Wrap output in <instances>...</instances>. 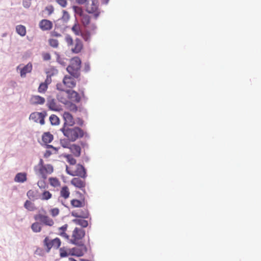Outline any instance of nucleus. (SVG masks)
Masks as SVG:
<instances>
[{
  "instance_id": "1",
  "label": "nucleus",
  "mask_w": 261,
  "mask_h": 261,
  "mask_svg": "<svg viewBox=\"0 0 261 261\" xmlns=\"http://www.w3.org/2000/svg\"><path fill=\"white\" fill-rule=\"evenodd\" d=\"M72 9L75 13V16L80 17V20L83 26L85 28L89 27L91 31H94L96 29L95 24H90L91 17L88 14L84 12L82 7L73 6Z\"/></svg>"
},
{
  "instance_id": "2",
  "label": "nucleus",
  "mask_w": 261,
  "mask_h": 261,
  "mask_svg": "<svg viewBox=\"0 0 261 261\" xmlns=\"http://www.w3.org/2000/svg\"><path fill=\"white\" fill-rule=\"evenodd\" d=\"M61 130L69 141L74 142L84 136V131L79 127L63 126Z\"/></svg>"
},
{
  "instance_id": "3",
  "label": "nucleus",
  "mask_w": 261,
  "mask_h": 261,
  "mask_svg": "<svg viewBox=\"0 0 261 261\" xmlns=\"http://www.w3.org/2000/svg\"><path fill=\"white\" fill-rule=\"evenodd\" d=\"M82 61L78 57L72 58L70 61V64L66 69L68 72L73 77L78 79L80 77V70L81 68Z\"/></svg>"
},
{
  "instance_id": "4",
  "label": "nucleus",
  "mask_w": 261,
  "mask_h": 261,
  "mask_svg": "<svg viewBox=\"0 0 261 261\" xmlns=\"http://www.w3.org/2000/svg\"><path fill=\"white\" fill-rule=\"evenodd\" d=\"M65 40L68 46H72L71 50L73 53L78 54L80 53L83 48V42L79 38H76L73 42L72 37L70 35L67 34L65 37Z\"/></svg>"
},
{
  "instance_id": "5",
  "label": "nucleus",
  "mask_w": 261,
  "mask_h": 261,
  "mask_svg": "<svg viewBox=\"0 0 261 261\" xmlns=\"http://www.w3.org/2000/svg\"><path fill=\"white\" fill-rule=\"evenodd\" d=\"M66 171L67 174L73 176H79L83 178H85L87 176L86 169L80 164L71 167L66 166Z\"/></svg>"
},
{
  "instance_id": "6",
  "label": "nucleus",
  "mask_w": 261,
  "mask_h": 261,
  "mask_svg": "<svg viewBox=\"0 0 261 261\" xmlns=\"http://www.w3.org/2000/svg\"><path fill=\"white\" fill-rule=\"evenodd\" d=\"M85 10L88 13L93 14L94 18L96 19L100 13L98 1L88 0L85 6Z\"/></svg>"
},
{
  "instance_id": "7",
  "label": "nucleus",
  "mask_w": 261,
  "mask_h": 261,
  "mask_svg": "<svg viewBox=\"0 0 261 261\" xmlns=\"http://www.w3.org/2000/svg\"><path fill=\"white\" fill-rule=\"evenodd\" d=\"M38 169L37 173L41 176L44 179H46L48 174H50L54 171L53 166L50 164L43 165L42 160H41L40 163L38 165Z\"/></svg>"
},
{
  "instance_id": "8",
  "label": "nucleus",
  "mask_w": 261,
  "mask_h": 261,
  "mask_svg": "<svg viewBox=\"0 0 261 261\" xmlns=\"http://www.w3.org/2000/svg\"><path fill=\"white\" fill-rule=\"evenodd\" d=\"M85 231L82 228L75 227L72 232L70 242L73 244L77 245L80 241L84 237Z\"/></svg>"
},
{
  "instance_id": "9",
  "label": "nucleus",
  "mask_w": 261,
  "mask_h": 261,
  "mask_svg": "<svg viewBox=\"0 0 261 261\" xmlns=\"http://www.w3.org/2000/svg\"><path fill=\"white\" fill-rule=\"evenodd\" d=\"M44 245L46 247L47 252H49L51 248L57 249L61 246V242L59 238H56L50 240L48 237H46L43 241Z\"/></svg>"
},
{
  "instance_id": "10",
  "label": "nucleus",
  "mask_w": 261,
  "mask_h": 261,
  "mask_svg": "<svg viewBox=\"0 0 261 261\" xmlns=\"http://www.w3.org/2000/svg\"><path fill=\"white\" fill-rule=\"evenodd\" d=\"M56 87L57 89L60 91L57 95L58 100L64 104H66L68 102V97L63 84L58 83L57 84Z\"/></svg>"
},
{
  "instance_id": "11",
  "label": "nucleus",
  "mask_w": 261,
  "mask_h": 261,
  "mask_svg": "<svg viewBox=\"0 0 261 261\" xmlns=\"http://www.w3.org/2000/svg\"><path fill=\"white\" fill-rule=\"evenodd\" d=\"M75 77L72 75H65L63 79V86L66 88H73L75 87L76 82L75 80Z\"/></svg>"
},
{
  "instance_id": "12",
  "label": "nucleus",
  "mask_w": 261,
  "mask_h": 261,
  "mask_svg": "<svg viewBox=\"0 0 261 261\" xmlns=\"http://www.w3.org/2000/svg\"><path fill=\"white\" fill-rule=\"evenodd\" d=\"M70 183L76 188L81 189V190H84L86 185L85 178L81 177H74L72 178Z\"/></svg>"
},
{
  "instance_id": "13",
  "label": "nucleus",
  "mask_w": 261,
  "mask_h": 261,
  "mask_svg": "<svg viewBox=\"0 0 261 261\" xmlns=\"http://www.w3.org/2000/svg\"><path fill=\"white\" fill-rule=\"evenodd\" d=\"M87 251V248L84 244H81L72 248V255L82 256Z\"/></svg>"
},
{
  "instance_id": "14",
  "label": "nucleus",
  "mask_w": 261,
  "mask_h": 261,
  "mask_svg": "<svg viewBox=\"0 0 261 261\" xmlns=\"http://www.w3.org/2000/svg\"><path fill=\"white\" fill-rule=\"evenodd\" d=\"M44 117L45 115L42 113L34 112L31 114L29 118L35 122H39L40 124L43 125L45 123Z\"/></svg>"
},
{
  "instance_id": "15",
  "label": "nucleus",
  "mask_w": 261,
  "mask_h": 261,
  "mask_svg": "<svg viewBox=\"0 0 261 261\" xmlns=\"http://www.w3.org/2000/svg\"><path fill=\"white\" fill-rule=\"evenodd\" d=\"M36 220L39 219L43 224L45 225L52 226L54 224V221L48 216L39 214L35 216Z\"/></svg>"
},
{
  "instance_id": "16",
  "label": "nucleus",
  "mask_w": 261,
  "mask_h": 261,
  "mask_svg": "<svg viewBox=\"0 0 261 261\" xmlns=\"http://www.w3.org/2000/svg\"><path fill=\"white\" fill-rule=\"evenodd\" d=\"M64 120L63 126H71L75 124L73 116L69 112H64L63 115Z\"/></svg>"
},
{
  "instance_id": "17",
  "label": "nucleus",
  "mask_w": 261,
  "mask_h": 261,
  "mask_svg": "<svg viewBox=\"0 0 261 261\" xmlns=\"http://www.w3.org/2000/svg\"><path fill=\"white\" fill-rule=\"evenodd\" d=\"M53 26V22L48 19H42L39 23L40 29L43 31L50 30Z\"/></svg>"
},
{
  "instance_id": "18",
  "label": "nucleus",
  "mask_w": 261,
  "mask_h": 261,
  "mask_svg": "<svg viewBox=\"0 0 261 261\" xmlns=\"http://www.w3.org/2000/svg\"><path fill=\"white\" fill-rule=\"evenodd\" d=\"M71 215L76 218H88L89 215L87 209L84 208L80 211H74L71 212Z\"/></svg>"
},
{
  "instance_id": "19",
  "label": "nucleus",
  "mask_w": 261,
  "mask_h": 261,
  "mask_svg": "<svg viewBox=\"0 0 261 261\" xmlns=\"http://www.w3.org/2000/svg\"><path fill=\"white\" fill-rule=\"evenodd\" d=\"M51 81L50 76L47 75L45 82L40 84L38 88V92L40 93H45L48 88V85L51 83Z\"/></svg>"
},
{
  "instance_id": "20",
  "label": "nucleus",
  "mask_w": 261,
  "mask_h": 261,
  "mask_svg": "<svg viewBox=\"0 0 261 261\" xmlns=\"http://www.w3.org/2000/svg\"><path fill=\"white\" fill-rule=\"evenodd\" d=\"M66 93H67V97L69 99L76 102H80L81 100V97L79 94L76 91L73 90H66Z\"/></svg>"
},
{
  "instance_id": "21",
  "label": "nucleus",
  "mask_w": 261,
  "mask_h": 261,
  "mask_svg": "<svg viewBox=\"0 0 261 261\" xmlns=\"http://www.w3.org/2000/svg\"><path fill=\"white\" fill-rule=\"evenodd\" d=\"M40 193L37 189H31L27 192L28 197L31 200H35L40 199Z\"/></svg>"
},
{
  "instance_id": "22",
  "label": "nucleus",
  "mask_w": 261,
  "mask_h": 261,
  "mask_svg": "<svg viewBox=\"0 0 261 261\" xmlns=\"http://www.w3.org/2000/svg\"><path fill=\"white\" fill-rule=\"evenodd\" d=\"M45 101V98L39 95H33L30 98V102L32 105H43Z\"/></svg>"
},
{
  "instance_id": "23",
  "label": "nucleus",
  "mask_w": 261,
  "mask_h": 261,
  "mask_svg": "<svg viewBox=\"0 0 261 261\" xmlns=\"http://www.w3.org/2000/svg\"><path fill=\"white\" fill-rule=\"evenodd\" d=\"M47 105L48 108L53 111H59L60 110L59 106L56 102L55 99L48 98L47 99Z\"/></svg>"
},
{
  "instance_id": "24",
  "label": "nucleus",
  "mask_w": 261,
  "mask_h": 261,
  "mask_svg": "<svg viewBox=\"0 0 261 261\" xmlns=\"http://www.w3.org/2000/svg\"><path fill=\"white\" fill-rule=\"evenodd\" d=\"M20 65L17 67V69H20V76L21 77H25L26 74L31 72L32 70V65L30 63H29L27 65H26L22 68H20Z\"/></svg>"
},
{
  "instance_id": "25",
  "label": "nucleus",
  "mask_w": 261,
  "mask_h": 261,
  "mask_svg": "<svg viewBox=\"0 0 261 261\" xmlns=\"http://www.w3.org/2000/svg\"><path fill=\"white\" fill-rule=\"evenodd\" d=\"M70 204L73 207H84L86 202L84 198L81 200L73 199L70 201Z\"/></svg>"
},
{
  "instance_id": "26",
  "label": "nucleus",
  "mask_w": 261,
  "mask_h": 261,
  "mask_svg": "<svg viewBox=\"0 0 261 261\" xmlns=\"http://www.w3.org/2000/svg\"><path fill=\"white\" fill-rule=\"evenodd\" d=\"M59 252L61 257H66L72 255V248L63 247L59 249Z\"/></svg>"
},
{
  "instance_id": "27",
  "label": "nucleus",
  "mask_w": 261,
  "mask_h": 261,
  "mask_svg": "<svg viewBox=\"0 0 261 261\" xmlns=\"http://www.w3.org/2000/svg\"><path fill=\"white\" fill-rule=\"evenodd\" d=\"M69 149L75 156L79 157L81 155V148L79 145L76 144L71 145Z\"/></svg>"
},
{
  "instance_id": "28",
  "label": "nucleus",
  "mask_w": 261,
  "mask_h": 261,
  "mask_svg": "<svg viewBox=\"0 0 261 261\" xmlns=\"http://www.w3.org/2000/svg\"><path fill=\"white\" fill-rule=\"evenodd\" d=\"M42 192L40 195V199L42 201H47L51 199L53 197V194L48 191L45 189L41 190Z\"/></svg>"
},
{
  "instance_id": "29",
  "label": "nucleus",
  "mask_w": 261,
  "mask_h": 261,
  "mask_svg": "<svg viewBox=\"0 0 261 261\" xmlns=\"http://www.w3.org/2000/svg\"><path fill=\"white\" fill-rule=\"evenodd\" d=\"M83 218H76L72 220V222L76 225H80L83 227H86L88 225V221Z\"/></svg>"
},
{
  "instance_id": "30",
  "label": "nucleus",
  "mask_w": 261,
  "mask_h": 261,
  "mask_svg": "<svg viewBox=\"0 0 261 261\" xmlns=\"http://www.w3.org/2000/svg\"><path fill=\"white\" fill-rule=\"evenodd\" d=\"M53 138V135L49 132L44 133L42 136V140L45 144L50 143Z\"/></svg>"
},
{
  "instance_id": "31",
  "label": "nucleus",
  "mask_w": 261,
  "mask_h": 261,
  "mask_svg": "<svg viewBox=\"0 0 261 261\" xmlns=\"http://www.w3.org/2000/svg\"><path fill=\"white\" fill-rule=\"evenodd\" d=\"M27 179V174L25 173H18L16 175L14 178V180L18 182H24Z\"/></svg>"
},
{
  "instance_id": "32",
  "label": "nucleus",
  "mask_w": 261,
  "mask_h": 261,
  "mask_svg": "<svg viewBox=\"0 0 261 261\" xmlns=\"http://www.w3.org/2000/svg\"><path fill=\"white\" fill-rule=\"evenodd\" d=\"M71 31L76 36H80L82 33L81 27L80 24L76 22L71 28Z\"/></svg>"
},
{
  "instance_id": "33",
  "label": "nucleus",
  "mask_w": 261,
  "mask_h": 261,
  "mask_svg": "<svg viewBox=\"0 0 261 261\" xmlns=\"http://www.w3.org/2000/svg\"><path fill=\"white\" fill-rule=\"evenodd\" d=\"M60 196L64 199H67L70 195V191L67 186L63 187L60 191Z\"/></svg>"
},
{
  "instance_id": "34",
  "label": "nucleus",
  "mask_w": 261,
  "mask_h": 261,
  "mask_svg": "<svg viewBox=\"0 0 261 261\" xmlns=\"http://www.w3.org/2000/svg\"><path fill=\"white\" fill-rule=\"evenodd\" d=\"M24 207L29 211H34L37 209L34 203L28 200L25 202Z\"/></svg>"
},
{
  "instance_id": "35",
  "label": "nucleus",
  "mask_w": 261,
  "mask_h": 261,
  "mask_svg": "<svg viewBox=\"0 0 261 261\" xmlns=\"http://www.w3.org/2000/svg\"><path fill=\"white\" fill-rule=\"evenodd\" d=\"M16 32L21 36H24L26 34V28L24 25H18L16 28Z\"/></svg>"
},
{
  "instance_id": "36",
  "label": "nucleus",
  "mask_w": 261,
  "mask_h": 261,
  "mask_svg": "<svg viewBox=\"0 0 261 261\" xmlns=\"http://www.w3.org/2000/svg\"><path fill=\"white\" fill-rule=\"evenodd\" d=\"M50 185L53 187H59L61 185L60 181L57 177H50L49 178Z\"/></svg>"
},
{
  "instance_id": "37",
  "label": "nucleus",
  "mask_w": 261,
  "mask_h": 261,
  "mask_svg": "<svg viewBox=\"0 0 261 261\" xmlns=\"http://www.w3.org/2000/svg\"><path fill=\"white\" fill-rule=\"evenodd\" d=\"M31 229L34 232H40L42 229L41 224L38 222H35L31 225Z\"/></svg>"
},
{
  "instance_id": "38",
  "label": "nucleus",
  "mask_w": 261,
  "mask_h": 261,
  "mask_svg": "<svg viewBox=\"0 0 261 261\" xmlns=\"http://www.w3.org/2000/svg\"><path fill=\"white\" fill-rule=\"evenodd\" d=\"M49 120L53 125H58L59 124L60 120L58 117L55 115H51L49 117Z\"/></svg>"
},
{
  "instance_id": "39",
  "label": "nucleus",
  "mask_w": 261,
  "mask_h": 261,
  "mask_svg": "<svg viewBox=\"0 0 261 261\" xmlns=\"http://www.w3.org/2000/svg\"><path fill=\"white\" fill-rule=\"evenodd\" d=\"M80 36L82 37L85 41H88L90 39L91 34L89 31H86L85 32H82Z\"/></svg>"
},
{
  "instance_id": "40",
  "label": "nucleus",
  "mask_w": 261,
  "mask_h": 261,
  "mask_svg": "<svg viewBox=\"0 0 261 261\" xmlns=\"http://www.w3.org/2000/svg\"><path fill=\"white\" fill-rule=\"evenodd\" d=\"M48 43L53 48H57L59 46V41L57 39L50 38L48 40Z\"/></svg>"
},
{
  "instance_id": "41",
  "label": "nucleus",
  "mask_w": 261,
  "mask_h": 261,
  "mask_svg": "<svg viewBox=\"0 0 261 261\" xmlns=\"http://www.w3.org/2000/svg\"><path fill=\"white\" fill-rule=\"evenodd\" d=\"M45 180L43 178V179L40 180L37 182V186L41 190H44L46 188V184Z\"/></svg>"
},
{
  "instance_id": "42",
  "label": "nucleus",
  "mask_w": 261,
  "mask_h": 261,
  "mask_svg": "<svg viewBox=\"0 0 261 261\" xmlns=\"http://www.w3.org/2000/svg\"><path fill=\"white\" fill-rule=\"evenodd\" d=\"M67 160L68 163H70L72 165V166H73L76 164V160L74 159L71 155L68 154L66 156Z\"/></svg>"
},
{
  "instance_id": "43",
  "label": "nucleus",
  "mask_w": 261,
  "mask_h": 261,
  "mask_svg": "<svg viewBox=\"0 0 261 261\" xmlns=\"http://www.w3.org/2000/svg\"><path fill=\"white\" fill-rule=\"evenodd\" d=\"M60 142H61V144L62 146L64 148H69L70 146H71L68 140H66V139L61 140Z\"/></svg>"
},
{
  "instance_id": "44",
  "label": "nucleus",
  "mask_w": 261,
  "mask_h": 261,
  "mask_svg": "<svg viewBox=\"0 0 261 261\" xmlns=\"http://www.w3.org/2000/svg\"><path fill=\"white\" fill-rule=\"evenodd\" d=\"M50 213L53 217H56L59 214V210L58 208H54L50 210Z\"/></svg>"
},
{
  "instance_id": "45",
  "label": "nucleus",
  "mask_w": 261,
  "mask_h": 261,
  "mask_svg": "<svg viewBox=\"0 0 261 261\" xmlns=\"http://www.w3.org/2000/svg\"><path fill=\"white\" fill-rule=\"evenodd\" d=\"M57 2L63 8L65 7L67 4L66 0H57Z\"/></svg>"
},
{
  "instance_id": "46",
  "label": "nucleus",
  "mask_w": 261,
  "mask_h": 261,
  "mask_svg": "<svg viewBox=\"0 0 261 261\" xmlns=\"http://www.w3.org/2000/svg\"><path fill=\"white\" fill-rule=\"evenodd\" d=\"M58 234L67 240H69V236L66 233V231H61V232H58Z\"/></svg>"
},
{
  "instance_id": "47",
  "label": "nucleus",
  "mask_w": 261,
  "mask_h": 261,
  "mask_svg": "<svg viewBox=\"0 0 261 261\" xmlns=\"http://www.w3.org/2000/svg\"><path fill=\"white\" fill-rule=\"evenodd\" d=\"M45 10L48 12L49 15H50L54 10V7L52 6H48L45 8Z\"/></svg>"
},
{
  "instance_id": "48",
  "label": "nucleus",
  "mask_w": 261,
  "mask_h": 261,
  "mask_svg": "<svg viewBox=\"0 0 261 261\" xmlns=\"http://www.w3.org/2000/svg\"><path fill=\"white\" fill-rule=\"evenodd\" d=\"M50 36L53 37H60L61 36V35L58 32L54 31L50 32Z\"/></svg>"
},
{
  "instance_id": "49",
  "label": "nucleus",
  "mask_w": 261,
  "mask_h": 261,
  "mask_svg": "<svg viewBox=\"0 0 261 261\" xmlns=\"http://www.w3.org/2000/svg\"><path fill=\"white\" fill-rule=\"evenodd\" d=\"M22 5L24 7L28 8H29L31 6V2L28 0H23L22 2Z\"/></svg>"
},
{
  "instance_id": "50",
  "label": "nucleus",
  "mask_w": 261,
  "mask_h": 261,
  "mask_svg": "<svg viewBox=\"0 0 261 261\" xmlns=\"http://www.w3.org/2000/svg\"><path fill=\"white\" fill-rule=\"evenodd\" d=\"M67 225L65 224L63 226L60 227L58 229V232H61V231H66L67 229Z\"/></svg>"
},
{
  "instance_id": "51",
  "label": "nucleus",
  "mask_w": 261,
  "mask_h": 261,
  "mask_svg": "<svg viewBox=\"0 0 261 261\" xmlns=\"http://www.w3.org/2000/svg\"><path fill=\"white\" fill-rule=\"evenodd\" d=\"M43 59L45 61H48L50 60L51 56L49 53H45L43 55Z\"/></svg>"
},
{
  "instance_id": "52",
  "label": "nucleus",
  "mask_w": 261,
  "mask_h": 261,
  "mask_svg": "<svg viewBox=\"0 0 261 261\" xmlns=\"http://www.w3.org/2000/svg\"><path fill=\"white\" fill-rule=\"evenodd\" d=\"M70 110L72 111H76L77 110V107L74 104L71 103L70 106L69 108Z\"/></svg>"
},
{
  "instance_id": "53",
  "label": "nucleus",
  "mask_w": 261,
  "mask_h": 261,
  "mask_svg": "<svg viewBox=\"0 0 261 261\" xmlns=\"http://www.w3.org/2000/svg\"><path fill=\"white\" fill-rule=\"evenodd\" d=\"M76 2L80 5L86 4L88 0H75Z\"/></svg>"
},
{
  "instance_id": "54",
  "label": "nucleus",
  "mask_w": 261,
  "mask_h": 261,
  "mask_svg": "<svg viewBox=\"0 0 261 261\" xmlns=\"http://www.w3.org/2000/svg\"><path fill=\"white\" fill-rule=\"evenodd\" d=\"M50 154H51L50 152H49V151H46V152L45 153V155L49 156L50 155Z\"/></svg>"
},
{
  "instance_id": "55",
  "label": "nucleus",
  "mask_w": 261,
  "mask_h": 261,
  "mask_svg": "<svg viewBox=\"0 0 261 261\" xmlns=\"http://www.w3.org/2000/svg\"><path fill=\"white\" fill-rule=\"evenodd\" d=\"M68 260L69 261H77L76 260H75V259H74L72 257L69 258Z\"/></svg>"
},
{
  "instance_id": "56",
  "label": "nucleus",
  "mask_w": 261,
  "mask_h": 261,
  "mask_svg": "<svg viewBox=\"0 0 261 261\" xmlns=\"http://www.w3.org/2000/svg\"><path fill=\"white\" fill-rule=\"evenodd\" d=\"M48 147H50V148H53V149H55V150H56V148L54 147H53V146H51V145H48Z\"/></svg>"
},
{
  "instance_id": "57",
  "label": "nucleus",
  "mask_w": 261,
  "mask_h": 261,
  "mask_svg": "<svg viewBox=\"0 0 261 261\" xmlns=\"http://www.w3.org/2000/svg\"><path fill=\"white\" fill-rule=\"evenodd\" d=\"M59 62L61 64L64 65H65L64 62H60V61H59Z\"/></svg>"
},
{
  "instance_id": "58",
  "label": "nucleus",
  "mask_w": 261,
  "mask_h": 261,
  "mask_svg": "<svg viewBox=\"0 0 261 261\" xmlns=\"http://www.w3.org/2000/svg\"><path fill=\"white\" fill-rule=\"evenodd\" d=\"M81 261H89V260H88L84 259H81Z\"/></svg>"
}]
</instances>
